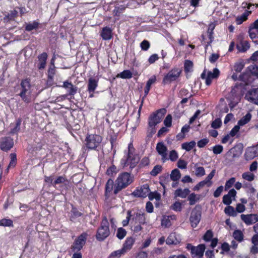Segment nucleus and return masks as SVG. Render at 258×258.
I'll return each instance as SVG.
<instances>
[{"instance_id": "1", "label": "nucleus", "mask_w": 258, "mask_h": 258, "mask_svg": "<svg viewBox=\"0 0 258 258\" xmlns=\"http://www.w3.org/2000/svg\"><path fill=\"white\" fill-rule=\"evenodd\" d=\"M133 180L130 173L123 172L120 174L115 180L113 192L115 195L130 185Z\"/></svg>"}, {"instance_id": "2", "label": "nucleus", "mask_w": 258, "mask_h": 258, "mask_svg": "<svg viewBox=\"0 0 258 258\" xmlns=\"http://www.w3.org/2000/svg\"><path fill=\"white\" fill-rule=\"evenodd\" d=\"M110 234L109 223L106 217H103L100 226L98 228L96 235V239L99 241H103Z\"/></svg>"}, {"instance_id": "3", "label": "nucleus", "mask_w": 258, "mask_h": 258, "mask_svg": "<svg viewBox=\"0 0 258 258\" xmlns=\"http://www.w3.org/2000/svg\"><path fill=\"white\" fill-rule=\"evenodd\" d=\"M102 141V137L98 135H88L85 139L86 146L90 150H97L100 147Z\"/></svg>"}, {"instance_id": "4", "label": "nucleus", "mask_w": 258, "mask_h": 258, "mask_svg": "<svg viewBox=\"0 0 258 258\" xmlns=\"http://www.w3.org/2000/svg\"><path fill=\"white\" fill-rule=\"evenodd\" d=\"M21 92L20 96L26 102L30 101V84L27 80H23L21 83Z\"/></svg>"}, {"instance_id": "5", "label": "nucleus", "mask_w": 258, "mask_h": 258, "mask_svg": "<svg viewBox=\"0 0 258 258\" xmlns=\"http://www.w3.org/2000/svg\"><path fill=\"white\" fill-rule=\"evenodd\" d=\"M134 148L132 143L128 146V153L126 158L124 166L130 165L131 168L134 167L138 162V158L134 154Z\"/></svg>"}, {"instance_id": "6", "label": "nucleus", "mask_w": 258, "mask_h": 258, "mask_svg": "<svg viewBox=\"0 0 258 258\" xmlns=\"http://www.w3.org/2000/svg\"><path fill=\"white\" fill-rule=\"evenodd\" d=\"M182 70L180 68H174L170 70L163 78V83L169 84L176 81L180 76Z\"/></svg>"}, {"instance_id": "7", "label": "nucleus", "mask_w": 258, "mask_h": 258, "mask_svg": "<svg viewBox=\"0 0 258 258\" xmlns=\"http://www.w3.org/2000/svg\"><path fill=\"white\" fill-rule=\"evenodd\" d=\"M186 248L190 250V253L192 256H197L199 258L202 257L205 250V245L204 244H201L197 246H193L191 244L188 243Z\"/></svg>"}, {"instance_id": "8", "label": "nucleus", "mask_w": 258, "mask_h": 258, "mask_svg": "<svg viewBox=\"0 0 258 258\" xmlns=\"http://www.w3.org/2000/svg\"><path fill=\"white\" fill-rule=\"evenodd\" d=\"M87 239V234L83 233L74 242L71 246L74 252H79L85 245Z\"/></svg>"}, {"instance_id": "9", "label": "nucleus", "mask_w": 258, "mask_h": 258, "mask_svg": "<svg viewBox=\"0 0 258 258\" xmlns=\"http://www.w3.org/2000/svg\"><path fill=\"white\" fill-rule=\"evenodd\" d=\"M201 219V211L199 207H195L190 213L189 221L192 227L195 228L197 226Z\"/></svg>"}, {"instance_id": "10", "label": "nucleus", "mask_w": 258, "mask_h": 258, "mask_svg": "<svg viewBox=\"0 0 258 258\" xmlns=\"http://www.w3.org/2000/svg\"><path fill=\"white\" fill-rule=\"evenodd\" d=\"M149 192V185L148 184H145L141 187L137 188L132 195L135 197L145 198L148 196Z\"/></svg>"}, {"instance_id": "11", "label": "nucleus", "mask_w": 258, "mask_h": 258, "mask_svg": "<svg viewBox=\"0 0 258 258\" xmlns=\"http://www.w3.org/2000/svg\"><path fill=\"white\" fill-rule=\"evenodd\" d=\"M146 220L145 212L141 210H138L132 215L131 223L134 222L135 224L139 223L144 225L146 223Z\"/></svg>"}, {"instance_id": "12", "label": "nucleus", "mask_w": 258, "mask_h": 258, "mask_svg": "<svg viewBox=\"0 0 258 258\" xmlns=\"http://www.w3.org/2000/svg\"><path fill=\"white\" fill-rule=\"evenodd\" d=\"M156 149L158 153L161 156V159L163 162L168 160L167 157V148L163 142H159L157 144Z\"/></svg>"}, {"instance_id": "13", "label": "nucleus", "mask_w": 258, "mask_h": 258, "mask_svg": "<svg viewBox=\"0 0 258 258\" xmlns=\"http://www.w3.org/2000/svg\"><path fill=\"white\" fill-rule=\"evenodd\" d=\"M14 144L13 139L10 137H5L1 139L0 148L2 150L7 152L13 147Z\"/></svg>"}, {"instance_id": "14", "label": "nucleus", "mask_w": 258, "mask_h": 258, "mask_svg": "<svg viewBox=\"0 0 258 258\" xmlns=\"http://www.w3.org/2000/svg\"><path fill=\"white\" fill-rule=\"evenodd\" d=\"M228 106L227 104L224 102V100L223 99H221L220 103L218 107L220 109V113H227L229 111V108H230V111H235V107L237 105V103H233L230 102L228 104Z\"/></svg>"}, {"instance_id": "15", "label": "nucleus", "mask_w": 258, "mask_h": 258, "mask_svg": "<svg viewBox=\"0 0 258 258\" xmlns=\"http://www.w3.org/2000/svg\"><path fill=\"white\" fill-rule=\"evenodd\" d=\"M159 114H151L149 117L148 124L152 130H154L153 132H155V126L160 123L161 121L162 115L161 116L159 115ZM153 132V131H152Z\"/></svg>"}, {"instance_id": "16", "label": "nucleus", "mask_w": 258, "mask_h": 258, "mask_svg": "<svg viewBox=\"0 0 258 258\" xmlns=\"http://www.w3.org/2000/svg\"><path fill=\"white\" fill-rule=\"evenodd\" d=\"M245 98L247 100L258 105V88L248 91L245 94Z\"/></svg>"}, {"instance_id": "17", "label": "nucleus", "mask_w": 258, "mask_h": 258, "mask_svg": "<svg viewBox=\"0 0 258 258\" xmlns=\"http://www.w3.org/2000/svg\"><path fill=\"white\" fill-rule=\"evenodd\" d=\"M241 220L247 225H252L258 221L257 214H242L240 216Z\"/></svg>"}, {"instance_id": "18", "label": "nucleus", "mask_w": 258, "mask_h": 258, "mask_svg": "<svg viewBox=\"0 0 258 258\" xmlns=\"http://www.w3.org/2000/svg\"><path fill=\"white\" fill-rule=\"evenodd\" d=\"M236 193L234 189H230L227 195L223 196L222 200L223 204L226 205H230L232 200L234 201L235 200Z\"/></svg>"}, {"instance_id": "19", "label": "nucleus", "mask_w": 258, "mask_h": 258, "mask_svg": "<svg viewBox=\"0 0 258 258\" xmlns=\"http://www.w3.org/2000/svg\"><path fill=\"white\" fill-rule=\"evenodd\" d=\"M257 156L258 145L255 147L248 148L245 153V157L247 160H251Z\"/></svg>"}, {"instance_id": "20", "label": "nucleus", "mask_w": 258, "mask_h": 258, "mask_svg": "<svg viewBox=\"0 0 258 258\" xmlns=\"http://www.w3.org/2000/svg\"><path fill=\"white\" fill-rule=\"evenodd\" d=\"M62 87L67 90L68 95L70 96H74L77 93L78 91V87L77 86H74L72 83L67 81L63 82Z\"/></svg>"}, {"instance_id": "21", "label": "nucleus", "mask_w": 258, "mask_h": 258, "mask_svg": "<svg viewBox=\"0 0 258 258\" xmlns=\"http://www.w3.org/2000/svg\"><path fill=\"white\" fill-rule=\"evenodd\" d=\"M250 47V44L247 40L240 39L239 42L236 44V48L241 52L246 51Z\"/></svg>"}, {"instance_id": "22", "label": "nucleus", "mask_w": 258, "mask_h": 258, "mask_svg": "<svg viewBox=\"0 0 258 258\" xmlns=\"http://www.w3.org/2000/svg\"><path fill=\"white\" fill-rule=\"evenodd\" d=\"M98 80L92 77L88 79L87 90L88 92H94L98 86Z\"/></svg>"}, {"instance_id": "23", "label": "nucleus", "mask_w": 258, "mask_h": 258, "mask_svg": "<svg viewBox=\"0 0 258 258\" xmlns=\"http://www.w3.org/2000/svg\"><path fill=\"white\" fill-rule=\"evenodd\" d=\"M135 243V239L132 237H127L123 244L122 248L126 253L130 250Z\"/></svg>"}, {"instance_id": "24", "label": "nucleus", "mask_w": 258, "mask_h": 258, "mask_svg": "<svg viewBox=\"0 0 258 258\" xmlns=\"http://www.w3.org/2000/svg\"><path fill=\"white\" fill-rule=\"evenodd\" d=\"M38 63L37 67L39 69H43L46 66V61L47 58V54L45 52H43L38 57Z\"/></svg>"}, {"instance_id": "25", "label": "nucleus", "mask_w": 258, "mask_h": 258, "mask_svg": "<svg viewBox=\"0 0 258 258\" xmlns=\"http://www.w3.org/2000/svg\"><path fill=\"white\" fill-rule=\"evenodd\" d=\"M100 35L103 40H110L112 38V30L109 27H105L102 29Z\"/></svg>"}, {"instance_id": "26", "label": "nucleus", "mask_w": 258, "mask_h": 258, "mask_svg": "<svg viewBox=\"0 0 258 258\" xmlns=\"http://www.w3.org/2000/svg\"><path fill=\"white\" fill-rule=\"evenodd\" d=\"M180 242V239H178L175 233H171L167 238L166 243L167 244L176 245Z\"/></svg>"}, {"instance_id": "27", "label": "nucleus", "mask_w": 258, "mask_h": 258, "mask_svg": "<svg viewBox=\"0 0 258 258\" xmlns=\"http://www.w3.org/2000/svg\"><path fill=\"white\" fill-rule=\"evenodd\" d=\"M21 119L18 118L16 120V122L15 123H11L10 127H11V131L10 133L12 134H15L17 133L20 129V125L21 124Z\"/></svg>"}, {"instance_id": "28", "label": "nucleus", "mask_w": 258, "mask_h": 258, "mask_svg": "<svg viewBox=\"0 0 258 258\" xmlns=\"http://www.w3.org/2000/svg\"><path fill=\"white\" fill-rule=\"evenodd\" d=\"M190 127L189 124H185L181 128V132L178 133L176 136L177 140H182L185 138V134L189 131Z\"/></svg>"}, {"instance_id": "29", "label": "nucleus", "mask_w": 258, "mask_h": 258, "mask_svg": "<svg viewBox=\"0 0 258 258\" xmlns=\"http://www.w3.org/2000/svg\"><path fill=\"white\" fill-rule=\"evenodd\" d=\"M251 13L250 11H246L241 16H238L236 19V22L237 25H240L244 21L247 19V17Z\"/></svg>"}, {"instance_id": "30", "label": "nucleus", "mask_w": 258, "mask_h": 258, "mask_svg": "<svg viewBox=\"0 0 258 258\" xmlns=\"http://www.w3.org/2000/svg\"><path fill=\"white\" fill-rule=\"evenodd\" d=\"M189 192L190 190L188 188H184L183 190L181 188H178L175 190V195L176 197L185 198L189 195Z\"/></svg>"}, {"instance_id": "31", "label": "nucleus", "mask_w": 258, "mask_h": 258, "mask_svg": "<svg viewBox=\"0 0 258 258\" xmlns=\"http://www.w3.org/2000/svg\"><path fill=\"white\" fill-rule=\"evenodd\" d=\"M66 182H67V179L65 176H58L55 180H54L53 187L57 188V185L58 184L66 185Z\"/></svg>"}, {"instance_id": "32", "label": "nucleus", "mask_w": 258, "mask_h": 258, "mask_svg": "<svg viewBox=\"0 0 258 258\" xmlns=\"http://www.w3.org/2000/svg\"><path fill=\"white\" fill-rule=\"evenodd\" d=\"M170 176L172 181H178L181 177V174L178 169H174L171 171Z\"/></svg>"}, {"instance_id": "33", "label": "nucleus", "mask_w": 258, "mask_h": 258, "mask_svg": "<svg viewBox=\"0 0 258 258\" xmlns=\"http://www.w3.org/2000/svg\"><path fill=\"white\" fill-rule=\"evenodd\" d=\"M25 30L27 31H31L33 30H36L38 28L39 25V22L34 21L32 23H26Z\"/></svg>"}, {"instance_id": "34", "label": "nucleus", "mask_w": 258, "mask_h": 258, "mask_svg": "<svg viewBox=\"0 0 258 258\" xmlns=\"http://www.w3.org/2000/svg\"><path fill=\"white\" fill-rule=\"evenodd\" d=\"M196 142L194 141H190V142H185L181 145L182 149L189 151L192 149L196 146Z\"/></svg>"}, {"instance_id": "35", "label": "nucleus", "mask_w": 258, "mask_h": 258, "mask_svg": "<svg viewBox=\"0 0 258 258\" xmlns=\"http://www.w3.org/2000/svg\"><path fill=\"white\" fill-rule=\"evenodd\" d=\"M126 8V6H125L124 5H116L115 8L113 11V15L116 16H119V15L123 12V11Z\"/></svg>"}, {"instance_id": "36", "label": "nucleus", "mask_w": 258, "mask_h": 258, "mask_svg": "<svg viewBox=\"0 0 258 258\" xmlns=\"http://www.w3.org/2000/svg\"><path fill=\"white\" fill-rule=\"evenodd\" d=\"M234 238L240 242L243 240V234L240 230H235L233 233Z\"/></svg>"}, {"instance_id": "37", "label": "nucleus", "mask_w": 258, "mask_h": 258, "mask_svg": "<svg viewBox=\"0 0 258 258\" xmlns=\"http://www.w3.org/2000/svg\"><path fill=\"white\" fill-rule=\"evenodd\" d=\"M251 114H246V115L244 117H243L238 121V125L239 126L245 125L249 121V120L251 119Z\"/></svg>"}, {"instance_id": "38", "label": "nucleus", "mask_w": 258, "mask_h": 258, "mask_svg": "<svg viewBox=\"0 0 258 258\" xmlns=\"http://www.w3.org/2000/svg\"><path fill=\"white\" fill-rule=\"evenodd\" d=\"M228 206L226 207L224 209V212L228 215L230 216H233L235 217L236 216L237 213L236 211H235L234 208L230 206L229 205H228Z\"/></svg>"}, {"instance_id": "39", "label": "nucleus", "mask_w": 258, "mask_h": 258, "mask_svg": "<svg viewBox=\"0 0 258 258\" xmlns=\"http://www.w3.org/2000/svg\"><path fill=\"white\" fill-rule=\"evenodd\" d=\"M161 225L165 228L169 227L171 225L170 217L167 216H164L161 221Z\"/></svg>"}, {"instance_id": "40", "label": "nucleus", "mask_w": 258, "mask_h": 258, "mask_svg": "<svg viewBox=\"0 0 258 258\" xmlns=\"http://www.w3.org/2000/svg\"><path fill=\"white\" fill-rule=\"evenodd\" d=\"M125 253V252L124 251V250L121 248L120 249L115 250L113 251L111 253V254L109 255V258H115L120 257L122 255Z\"/></svg>"}, {"instance_id": "41", "label": "nucleus", "mask_w": 258, "mask_h": 258, "mask_svg": "<svg viewBox=\"0 0 258 258\" xmlns=\"http://www.w3.org/2000/svg\"><path fill=\"white\" fill-rule=\"evenodd\" d=\"M117 77L122 79H131L133 77V74L130 70H124L118 74Z\"/></svg>"}, {"instance_id": "42", "label": "nucleus", "mask_w": 258, "mask_h": 258, "mask_svg": "<svg viewBox=\"0 0 258 258\" xmlns=\"http://www.w3.org/2000/svg\"><path fill=\"white\" fill-rule=\"evenodd\" d=\"M162 169V167L161 165H157L154 167L152 170L150 172V174L152 176H156L161 172Z\"/></svg>"}, {"instance_id": "43", "label": "nucleus", "mask_w": 258, "mask_h": 258, "mask_svg": "<svg viewBox=\"0 0 258 258\" xmlns=\"http://www.w3.org/2000/svg\"><path fill=\"white\" fill-rule=\"evenodd\" d=\"M254 175L249 172H246L242 174V177L248 181H251L254 179Z\"/></svg>"}, {"instance_id": "44", "label": "nucleus", "mask_w": 258, "mask_h": 258, "mask_svg": "<svg viewBox=\"0 0 258 258\" xmlns=\"http://www.w3.org/2000/svg\"><path fill=\"white\" fill-rule=\"evenodd\" d=\"M117 172L116 167L115 165H112L107 168L106 174L111 177L113 176Z\"/></svg>"}, {"instance_id": "45", "label": "nucleus", "mask_w": 258, "mask_h": 258, "mask_svg": "<svg viewBox=\"0 0 258 258\" xmlns=\"http://www.w3.org/2000/svg\"><path fill=\"white\" fill-rule=\"evenodd\" d=\"M0 226H8V227H13V222L11 219H3L0 220Z\"/></svg>"}, {"instance_id": "46", "label": "nucleus", "mask_w": 258, "mask_h": 258, "mask_svg": "<svg viewBox=\"0 0 258 258\" xmlns=\"http://www.w3.org/2000/svg\"><path fill=\"white\" fill-rule=\"evenodd\" d=\"M126 235V231L123 228H119L117 229L116 237L119 239H122Z\"/></svg>"}, {"instance_id": "47", "label": "nucleus", "mask_w": 258, "mask_h": 258, "mask_svg": "<svg viewBox=\"0 0 258 258\" xmlns=\"http://www.w3.org/2000/svg\"><path fill=\"white\" fill-rule=\"evenodd\" d=\"M215 173V170L213 169L210 172V173L206 177L205 179L204 180L207 183V186L210 187L212 184V182L211 180L213 178Z\"/></svg>"}, {"instance_id": "48", "label": "nucleus", "mask_w": 258, "mask_h": 258, "mask_svg": "<svg viewBox=\"0 0 258 258\" xmlns=\"http://www.w3.org/2000/svg\"><path fill=\"white\" fill-rule=\"evenodd\" d=\"M211 127L214 129H217L221 127L222 125V121L220 118H217L214 120L211 123Z\"/></svg>"}, {"instance_id": "49", "label": "nucleus", "mask_w": 258, "mask_h": 258, "mask_svg": "<svg viewBox=\"0 0 258 258\" xmlns=\"http://www.w3.org/2000/svg\"><path fill=\"white\" fill-rule=\"evenodd\" d=\"M193 67V63L191 61L186 60L184 64V68L185 72L188 73L191 71Z\"/></svg>"}, {"instance_id": "50", "label": "nucleus", "mask_w": 258, "mask_h": 258, "mask_svg": "<svg viewBox=\"0 0 258 258\" xmlns=\"http://www.w3.org/2000/svg\"><path fill=\"white\" fill-rule=\"evenodd\" d=\"M220 72L219 70L217 68H215L213 70V72H208L207 74V77H210V78L213 79L217 78L219 75Z\"/></svg>"}, {"instance_id": "51", "label": "nucleus", "mask_w": 258, "mask_h": 258, "mask_svg": "<svg viewBox=\"0 0 258 258\" xmlns=\"http://www.w3.org/2000/svg\"><path fill=\"white\" fill-rule=\"evenodd\" d=\"M114 182L111 179H109L105 185V192H110L113 189Z\"/></svg>"}, {"instance_id": "52", "label": "nucleus", "mask_w": 258, "mask_h": 258, "mask_svg": "<svg viewBox=\"0 0 258 258\" xmlns=\"http://www.w3.org/2000/svg\"><path fill=\"white\" fill-rule=\"evenodd\" d=\"M195 174L197 176H203L205 174V170L203 167H197L195 168Z\"/></svg>"}, {"instance_id": "53", "label": "nucleus", "mask_w": 258, "mask_h": 258, "mask_svg": "<svg viewBox=\"0 0 258 258\" xmlns=\"http://www.w3.org/2000/svg\"><path fill=\"white\" fill-rule=\"evenodd\" d=\"M178 155L177 152L175 150H173L170 152L169 158H168L171 161H175L178 159Z\"/></svg>"}, {"instance_id": "54", "label": "nucleus", "mask_w": 258, "mask_h": 258, "mask_svg": "<svg viewBox=\"0 0 258 258\" xmlns=\"http://www.w3.org/2000/svg\"><path fill=\"white\" fill-rule=\"evenodd\" d=\"M213 236V234L212 231L210 230H209L205 233V234L203 236V239L205 241H210L212 239Z\"/></svg>"}, {"instance_id": "55", "label": "nucleus", "mask_w": 258, "mask_h": 258, "mask_svg": "<svg viewBox=\"0 0 258 258\" xmlns=\"http://www.w3.org/2000/svg\"><path fill=\"white\" fill-rule=\"evenodd\" d=\"M223 150V147L222 145H217L213 147V152L214 154L218 155L221 154Z\"/></svg>"}, {"instance_id": "56", "label": "nucleus", "mask_w": 258, "mask_h": 258, "mask_svg": "<svg viewBox=\"0 0 258 258\" xmlns=\"http://www.w3.org/2000/svg\"><path fill=\"white\" fill-rule=\"evenodd\" d=\"M172 119V118L171 115L170 114H168V115L166 117L164 120V124L166 127H169L171 126Z\"/></svg>"}, {"instance_id": "57", "label": "nucleus", "mask_w": 258, "mask_h": 258, "mask_svg": "<svg viewBox=\"0 0 258 258\" xmlns=\"http://www.w3.org/2000/svg\"><path fill=\"white\" fill-rule=\"evenodd\" d=\"M235 181V179L234 177H232L230 178L228 180H227L225 185V190H228L229 188H230L233 185Z\"/></svg>"}, {"instance_id": "58", "label": "nucleus", "mask_w": 258, "mask_h": 258, "mask_svg": "<svg viewBox=\"0 0 258 258\" xmlns=\"http://www.w3.org/2000/svg\"><path fill=\"white\" fill-rule=\"evenodd\" d=\"M148 197L150 200H153L155 199L159 201L160 199V195L157 192H149Z\"/></svg>"}, {"instance_id": "59", "label": "nucleus", "mask_w": 258, "mask_h": 258, "mask_svg": "<svg viewBox=\"0 0 258 258\" xmlns=\"http://www.w3.org/2000/svg\"><path fill=\"white\" fill-rule=\"evenodd\" d=\"M140 46L143 50L147 51L149 48L150 44L148 40H144L141 43Z\"/></svg>"}, {"instance_id": "60", "label": "nucleus", "mask_w": 258, "mask_h": 258, "mask_svg": "<svg viewBox=\"0 0 258 258\" xmlns=\"http://www.w3.org/2000/svg\"><path fill=\"white\" fill-rule=\"evenodd\" d=\"M132 214L131 211L127 212V217L126 219L122 221V225L123 226H125L128 224L130 220H132Z\"/></svg>"}, {"instance_id": "61", "label": "nucleus", "mask_w": 258, "mask_h": 258, "mask_svg": "<svg viewBox=\"0 0 258 258\" xmlns=\"http://www.w3.org/2000/svg\"><path fill=\"white\" fill-rule=\"evenodd\" d=\"M55 73V70L54 65L53 64L52 66H50L48 71V76L50 79H52L54 77V75Z\"/></svg>"}, {"instance_id": "62", "label": "nucleus", "mask_w": 258, "mask_h": 258, "mask_svg": "<svg viewBox=\"0 0 258 258\" xmlns=\"http://www.w3.org/2000/svg\"><path fill=\"white\" fill-rule=\"evenodd\" d=\"M209 140L207 138L202 139L198 142V146L199 148H203L209 143Z\"/></svg>"}, {"instance_id": "63", "label": "nucleus", "mask_w": 258, "mask_h": 258, "mask_svg": "<svg viewBox=\"0 0 258 258\" xmlns=\"http://www.w3.org/2000/svg\"><path fill=\"white\" fill-rule=\"evenodd\" d=\"M172 209L175 211L181 210V204L180 202H176L171 206Z\"/></svg>"}, {"instance_id": "64", "label": "nucleus", "mask_w": 258, "mask_h": 258, "mask_svg": "<svg viewBox=\"0 0 258 258\" xmlns=\"http://www.w3.org/2000/svg\"><path fill=\"white\" fill-rule=\"evenodd\" d=\"M187 166V163L184 160L182 159H179L177 162V167L179 168L183 169H185Z\"/></svg>"}]
</instances>
